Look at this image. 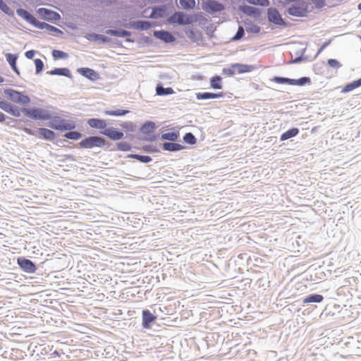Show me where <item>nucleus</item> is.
<instances>
[{
  "label": "nucleus",
  "mask_w": 361,
  "mask_h": 361,
  "mask_svg": "<svg viewBox=\"0 0 361 361\" xmlns=\"http://www.w3.org/2000/svg\"><path fill=\"white\" fill-rule=\"evenodd\" d=\"M22 112L28 118L34 120L47 121L51 117L49 111L43 108H25L22 109Z\"/></svg>",
  "instance_id": "nucleus-1"
},
{
  "label": "nucleus",
  "mask_w": 361,
  "mask_h": 361,
  "mask_svg": "<svg viewBox=\"0 0 361 361\" xmlns=\"http://www.w3.org/2000/svg\"><path fill=\"white\" fill-rule=\"evenodd\" d=\"M17 14L19 16H20L23 18H24L25 20H26L30 23L34 25L35 26H36L37 27H38L39 29L46 28V29H47L48 30H50V31H52V30L59 31L58 28H56V27H54L52 25H49V24H47L46 23L39 22L32 15H31L26 10H24L23 8L18 9L17 10Z\"/></svg>",
  "instance_id": "nucleus-2"
},
{
  "label": "nucleus",
  "mask_w": 361,
  "mask_h": 361,
  "mask_svg": "<svg viewBox=\"0 0 361 361\" xmlns=\"http://www.w3.org/2000/svg\"><path fill=\"white\" fill-rule=\"evenodd\" d=\"M4 95L7 99L20 105H27L30 102L29 96L13 89L5 90Z\"/></svg>",
  "instance_id": "nucleus-3"
},
{
  "label": "nucleus",
  "mask_w": 361,
  "mask_h": 361,
  "mask_svg": "<svg viewBox=\"0 0 361 361\" xmlns=\"http://www.w3.org/2000/svg\"><path fill=\"white\" fill-rule=\"evenodd\" d=\"M79 147L84 149H91L93 147H102L106 145V140L98 136H90L82 140L79 142Z\"/></svg>",
  "instance_id": "nucleus-4"
},
{
  "label": "nucleus",
  "mask_w": 361,
  "mask_h": 361,
  "mask_svg": "<svg viewBox=\"0 0 361 361\" xmlns=\"http://www.w3.org/2000/svg\"><path fill=\"white\" fill-rule=\"evenodd\" d=\"M272 81L279 84H288L290 85L303 86L305 85L311 84V79L309 77H302L299 79H290L288 78H283L276 76L272 79Z\"/></svg>",
  "instance_id": "nucleus-5"
},
{
  "label": "nucleus",
  "mask_w": 361,
  "mask_h": 361,
  "mask_svg": "<svg viewBox=\"0 0 361 361\" xmlns=\"http://www.w3.org/2000/svg\"><path fill=\"white\" fill-rule=\"evenodd\" d=\"M49 126L54 130H66L74 129L75 128V123L73 121H68L61 118L60 117H56L53 121L49 123Z\"/></svg>",
  "instance_id": "nucleus-6"
},
{
  "label": "nucleus",
  "mask_w": 361,
  "mask_h": 361,
  "mask_svg": "<svg viewBox=\"0 0 361 361\" xmlns=\"http://www.w3.org/2000/svg\"><path fill=\"white\" fill-rule=\"evenodd\" d=\"M170 23H176L178 25H188L192 22L191 16L185 15L181 12H176L169 18Z\"/></svg>",
  "instance_id": "nucleus-7"
},
{
  "label": "nucleus",
  "mask_w": 361,
  "mask_h": 361,
  "mask_svg": "<svg viewBox=\"0 0 361 361\" xmlns=\"http://www.w3.org/2000/svg\"><path fill=\"white\" fill-rule=\"evenodd\" d=\"M17 263L20 268L27 273L33 274L37 270L35 264L28 259L24 257L18 258Z\"/></svg>",
  "instance_id": "nucleus-8"
},
{
  "label": "nucleus",
  "mask_w": 361,
  "mask_h": 361,
  "mask_svg": "<svg viewBox=\"0 0 361 361\" xmlns=\"http://www.w3.org/2000/svg\"><path fill=\"white\" fill-rule=\"evenodd\" d=\"M203 9L207 12H219L224 9L223 4L214 0H207L203 4Z\"/></svg>",
  "instance_id": "nucleus-9"
},
{
  "label": "nucleus",
  "mask_w": 361,
  "mask_h": 361,
  "mask_svg": "<svg viewBox=\"0 0 361 361\" xmlns=\"http://www.w3.org/2000/svg\"><path fill=\"white\" fill-rule=\"evenodd\" d=\"M102 133L113 140H118L123 137V132L119 131L114 128H106L102 132Z\"/></svg>",
  "instance_id": "nucleus-10"
},
{
  "label": "nucleus",
  "mask_w": 361,
  "mask_h": 361,
  "mask_svg": "<svg viewBox=\"0 0 361 361\" xmlns=\"http://www.w3.org/2000/svg\"><path fill=\"white\" fill-rule=\"evenodd\" d=\"M268 19L276 25H282L283 23V20L279 11L275 8H269L268 10Z\"/></svg>",
  "instance_id": "nucleus-11"
},
{
  "label": "nucleus",
  "mask_w": 361,
  "mask_h": 361,
  "mask_svg": "<svg viewBox=\"0 0 361 361\" xmlns=\"http://www.w3.org/2000/svg\"><path fill=\"white\" fill-rule=\"evenodd\" d=\"M157 317L152 314L149 310H145L142 311V326L145 329H149L150 324L153 322Z\"/></svg>",
  "instance_id": "nucleus-12"
},
{
  "label": "nucleus",
  "mask_w": 361,
  "mask_h": 361,
  "mask_svg": "<svg viewBox=\"0 0 361 361\" xmlns=\"http://www.w3.org/2000/svg\"><path fill=\"white\" fill-rule=\"evenodd\" d=\"M154 35L157 38L167 43L173 42L176 40V38L171 35V33L164 30L154 31Z\"/></svg>",
  "instance_id": "nucleus-13"
},
{
  "label": "nucleus",
  "mask_w": 361,
  "mask_h": 361,
  "mask_svg": "<svg viewBox=\"0 0 361 361\" xmlns=\"http://www.w3.org/2000/svg\"><path fill=\"white\" fill-rule=\"evenodd\" d=\"M87 124L92 128L105 129L107 126L105 120L99 118H90L87 120Z\"/></svg>",
  "instance_id": "nucleus-14"
},
{
  "label": "nucleus",
  "mask_w": 361,
  "mask_h": 361,
  "mask_svg": "<svg viewBox=\"0 0 361 361\" xmlns=\"http://www.w3.org/2000/svg\"><path fill=\"white\" fill-rule=\"evenodd\" d=\"M233 68L235 69V72L238 74H242L245 73L251 72L255 69L253 66L243 64V63H234Z\"/></svg>",
  "instance_id": "nucleus-15"
},
{
  "label": "nucleus",
  "mask_w": 361,
  "mask_h": 361,
  "mask_svg": "<svg viewBox=\"0 0 361 361\" xmlns=\"http://www.w3.org/2000/svg\"><path fill=\"white\" fill-rule=\"evenodd\" d=\"M78 71L82 75L92 80L98 78V74L94 70L89 68H81Z\"/></svg>",
  "instance_id": "nucleus-16"
},
{
  "label": "nucleus",
  "mask_w": 361,
  "mask_h": 361,
  "mask_svg": "<svg viewBox=\"0 0 361 361\" xmlns=\"http://www.w3.org/2000/svg\"><path fill=\"white\" fill-rule=\"evenodd\" d=\"M223 96H224L223 92H219V93L198 92L196 94V98L197 99H215V98L221 97Z\"/></svg>",
  "instance_id": "nucleus-17"
},
{
  "label": "nucleus",
  "mask_w": 361,
  "mask_h": 361,
  "mask_svg": "<svg viewBox=\"0 0 361 361\" xmlns=\"http://www.w3.org/2000/svg\"><path fill=\"white\" fill-rule=\"evenodd\" d=\"M38 132L39 133L40 137H43L45 140H52L55 137L54 132L49 129L40 128H39Z\"/></svg>",
  "instance_id": "nucleus-18"
},
{
  "label": "nucleus",
  "mask_w": 361,
  "mask_h": 361,
  "mask_svg": "<svg viewBox=\"0 0 361 361\" xmlns=\"http://www.w3.org/2000/svg\"><path fill=\"white\" fill-rule=\"evenodd\" d=\"M184 147L178 143H173V142H164L163 144V149L169 152H176L182 150Z\"/></svg>",
  "instance_id": "nucleus-19"
},
{
  "label": "nucleus",
  "mask_w": 361,
  "mask_h": 361,
  "mask_svg": "<svg viewBox=\"0 0 361 361\" xmlns=\"http://www.w3.org/2000/svg\"><path fill=\"white\" fill-rule=\"evenodd\" d=\"M298 133H299L298 128H293L286 131L285 133H283L280 137V140L284 141L289 138L293 137L296 136L298 134Z\"/></svg>",
  "instance_id": "nucleus-20"
},
{
  "label": "nucleus",
  "mask_w": 361,
  "mask_h": 361,
  "mask_svg": "<svg viewBox=\"0 0 361 361\" xmlns=\"http://www.w3.org/2000/svg\"><path fill=\"white\" fill-rule=\"evenodd\" d=\"M39 13L45 18L49 20L56 19V17H59V15L57 13L49 11L47 8H39Z\"/></svg>",
  "instance_id": "nucleus-21"
},
{
  "label": "nucleus",
  "mask_w": 361,
  "mask_h": 361,
  "mask_svg": "<svg viewBox=\"0 0 361 361\" xmlns=\"http://www.w3.org/2000/svg\"><path fill=\"white\" fill-rule=\"evenodd\" d=\"M179 137V133L178 131L167 132L161 135V138L162 140H167L172 142H175Z\"/></svg>",
  "instance_id": "nucleus-22"
},
{
  "label": "nucleus",
  "mask_w": 361,
  "mask_h": 361,
  "mask_svg": "<svg viewBox=\"0 0 361 361\" xmlns=\"http://www.w3.org/2000/svg\"><path fill=\"white\" fill-rule=\"evenodd\" d=\"M324 298L322 295L319 294H313L306 297L303 300L304 303H310V302H321L323 300Z\"/></svg>",
  "instance_id": "nucleus-23"
},
{
  "label": "nucleus",
  "mask_w": 361,
  "mask_h": 361,
  "mask_svg": "<svg viewBox=\"0 0 361 361\" xmlns=\"http://www.w3.org/2000/svg\"><path fill=\"white\" fill-rule=\"evenodd\" d=\"M221 80H222V78L219 75L212 77L210 79L211 87H212L213 89H218V90L221 89L222 88Z\"/></svg>",
  "instance_id": "nucleus-24"
},
{
  "label": "nucleus",
  "mask_w": 361,
  "mask_h": 361,
  "mask_svg": "<svg viewBox=\"0 0 361 361\" xmlns=\"http://www.w3.org/2000/svg\"><path fill=\"white\" fill-rule=\"evenodd\" d=\"M49 74L70 77V71L67 68H54L49 72Z\"/></svg>",
  "instance_id": "nucleus-25"
},
{
  "label": "nucleus",
  "mask_w": 361,
  "mask_h": 361,
  "mask_svg": "<svg viewBox=\"0 0 361 361\" xmlns=\"http://www.w3.org/2000/svg\"><path fill=\"white\" fill-rule=\"evenodd\" d=\"M157 94L158 95H166L171 94L174 93L173 88L167 87L164 88L161 86H157L156 88Z\"/></svg>",
  "instance_id": "nucleus-26"
},
{
  "label": "nucleus",
  "mask_w": 361,
  "mask_h": 361,
  "mask_svg": "<svg viewBox=\"0 0 361 361\" xmlns=\"http://www.w3.org/2000/svg\"><path fill=\"white\" fill-rule=\"evenodd\" d=\"M107 34L113 36L117 37H128L130 36V32L126 30H109L106 32Z\"/></svg>",
  "instance_id": "nucleus-27"
},
{
  "label": "nucleus",
  "mask_w": 361,
  "mask_h": 361,
  "mask_svg": "<svg viewBox=\"0 0 361 361\" xmlns=\"http://www.w3.org/2000/svg\"><path fill=\"white\" fill-rule=\"evenodd\" d=\"M128 112V110L118 109L116 111H105L104 114L107 116H120L126 115Z\"/></svg>",
  "instance_id": "nucleus-28"
},
{
  "label": "nucleus",
  "mask_w": 361,
  "mask_h": 361,
  "mask_svg": "<svg viewBox=\"0 0 361 361\" xmlns=\"http://www.w3.org/2000/svg\"><path fill=\"white\" fill-rule=\"evenodd\" d=\"M6 59L8 63L11 66L12 68L18 74L19 73L16 66L17 57L11 54H8L6 55Z\"/></svg>",
  "instance_id": "nucleus-29"
},
{
  "label": "nucleus",
  "mask_w": 361,
  "mask_h": 361,
  "mask_svg": "<svg viewBox=\"0 0 361 361\" xmlns=\"http://www.w3.org/2000/svg\"><path fill=\"white\" fill-rule=\"evenodd\" d=\"M128 157L134 158L143 163H148L152 161V158L149 156L139 155V154H130Z\"/></svg>",
  "instance_id": "nucleus-30"
},
{
  "label": "nucleus",
  "mask_w": 361,
  "mask_h": 361,
  "mask_svg": "<svg viewBox=\"0 0 361 361\" xmlns=\"http://www.w3.org/2000/svg\"><path fill=\"white\" fill-rule=\"evenodd\" d=\"M64 136L70 140H78L82 137L80 133L76 131H71L64 135Z\"/></svg>",
  "instance_id": "nucleus-31"
},
{
  "label": "nucleus",
  "mask_w": 361,
  "mask_h": 361,
  "mask_svg": "<svg viewBox=\"0 0 361 361\" xmlns=\"http://www.w3.org/2000/svg\"><path fill=\"white\" fill-rule=\"evenodd\" d=\"M188 37L194 42H198L202 39L201 32L195 30H190Z\"/></svg>",
  "instance_id": "nucleus-32"
},
{
  "label": "nucleus",
  "mask_w": 361,
  "mask_h": 361,
  "mask_svg": "<svg viewBox=\"0 0 361 361\" xmlns=\"http://www.w3.org/2000/svg\"><path fill=\"white\" fill-rule=\"evenodd\" d=\"M7 113L11 114L13 116L19 117L23 112L22 109H20L19 107L11 104Z\"/></svg>",
  "instance_id": "nucleus-33"
},
{
  "label": "nucleus",
  "mask_w": 361,
  "mask_h": 361,
  "mask_svg": "<svg viewBox=\"0 0 361 361\" xmlns=\"http://www.w3.org/2000/svg\"><path fill=\"white\" fill-rule=\"evenodd\" d=\"M166 9L164 8H156L153 10L151 17L159 18L163 17L165 14Z\"/></svg>",
  "instance_id": "nucleus-34"
},
{
  "label": "nucleus",
  "mask_w": 361,
  "mask_h": 361,
  "mask_svg": "<svg viewBox=\"0 0 361 361\" xmlns=\"http://www.w3.org/2000/svg\"><path fill=\"white\" fill-rule=\"evenodd\" d=\"M52 56L54 59H66L68 57V54L60 51V50H53L52 51Z\"/></svg>",
  "instance_id": "nucleus-35"
},
{
  "label": "nucleus",
  "mask_w": 361,
  "mask_h": 361,
  "mask_svg": "<svg viewBox=\"0 0 361 361\" xmlns=\"http://www.w3.org/2000/svg\"><path fill=\"white\" fill-rule=\"evenodd\" d=\"M183 140L188 144L194 145L196 142L195 137L191 133H187L183 136Z\"/></svg>",
  "instance_id": "nucleus-36"
},
{
  "label": "nucleus",
  "mask_w": 361,
  "mask_h": 361,
  "mask_svg": "<svg viewBox=\"0 0 361 361\" xmlns=\"http://www.w3.org/2000/svg\"><path fill=\"white\" fill-rule=\"evenodd\" d=\"M180 4L184 8H192L195 6V0H180Z\"/></svg>",
  "instance_id": "nucleus-37"
},
{
  "label": "nucleus",
  "mask_w": 361,
  "mask_h": 361,
  "mask_svg": "<svg viewBox=\"0 0 361 361\" xmlns=\"http://www.w3.org/2000/svg\"><path fill=\"white\" fill-rule=\"evenodd\" d=\"M117 149L120 151H129L131 149L130 145L126 142H121L117 144Z\"/></svg>",
  "instance_id": "nucleus-38"
},
{
  "label": "nucleus",
  "mask_w": 361,
  "mask_h": 361,
  "mask_svg": "<svg viewBox=\"0 0 361 361\" xmlns=\"http://www.w3.org/2000/svg\"><path fill=\"white\" fill-rule=\"evenodd\" d=\"M328 65L334 68H338L341 67V63L336 59H330L327 61Z\"/></svg>",
  "instance_id": "nucleus-39"
},
{
  "label": "nucleus",
  "mask_w": 361,
  "mask_h": 361,
  "mask_svg": "<svg viewBox=\"0 0 361 361\" xmlns=\"http://www.w3.org/2000/svg\"><path fill=\"white\" fill-rule=\"evenodd\" d=\"M248 2L252 4L260 5L262 6H267L269 4L268 0H248Z\"/></svg>",
  "instance_id": "nucleus-40"
},
{
  "label": "nucleus",
  "mask_w": 361,
  "mask_h": 361,
  "mask_svg": "<svg viewBox=\"0 0 361 361\" xmlns=\"http://www.w3.org/2000/svg\"><path fill=\"white\" fill-rule=\"evenodd\" d=\"M0 9L6 14H11L12 13L11 8L3 0H0Z\"/></svg>",
  "instance_id": "nucleus-41"
},
{
  "label": "nucleus",
  "mask_w": 361,
  "mask_h": 361,
  "mask_svg": "<svg viewBox=\"0 0 361 361\" xmlns=\"http://www.w3.org/2000/svg\"><path fill=\"white\" fill-rule=\"evenodd\" d=\"M154 123L149 122L142 126V130L143 132H150L152 131L154 129Z\"/></svg>",
  "instance_id": "nucleus-42"
},
{
  "label": "nucleus",
  "mask_w": 361,
  "mask_h": 361,
  "mask_svg": "<svg viewBox=\"0 0 361 361\" xmlns=\"http://www.w3.org/2000/svg\"><path fill=\"white\" fill-rule=\"evenodd\" d=\"M35 64L36 67V73H39L44 67V63L42 61L39 59H37L35 60Z\"/></svg>",
  "instance_id": "nucleus-43"
},
{
  "label": "nucleus",
  "mask_w": 361,
  "mask_h": 361,
  "mask_svg": "<svg viewBox=\"0 0 361 361\" xmlns=\"http://www.w3.org/2000/svg\"><path fill=\"white\" fill-rule=\"evenodd\" d=\"M244 35V29L242 26H240L235 36L232 38L233 40H238L241 39Z\"/></svg>",
  "instance_id": "nucleus-44"
},
{
  "label": "nucleus",
  "mask_w": 361,
  "mask_h": 361,
  "mask_svg": "<svg viewBox=\"0 0 361 361\" xmlns=\"http://www.w3.org/2000/svg\"><path fill=\"white\" fill-rule=\"evenodd\" d=\"M361 85V82H360V80L354 81L353 82L348 84L346 85L345 89L347 91L352 90L357 87Z\"/></svg>",
  "instance_id": "nucleus-45"
},
{
  "label": "nucleus",
  "mask_w": 361,
  "mask_h": 361,
  "mask_svg": "<svg viewBox=\"0 0 361 361\" xmlns=\"http://www.w3.org/2000/svg\"><path fill=\"white\" fill-rule=\"evenodd\" d=\"M11 104L6 101H0V108L7 112L11 107Z\"/></svg>",
  "instance_id": "nucleus-46"
},
{
  "label": "nucleus",
  "mask_w": 361,
  "mask_h": 361,
  "mask_svg": "<svg viewBox=\"0 0 361 361\" xmlns=\"http://www.w3.org/2000/svg\"><path fill=\"white\" fill-rule=\"evenodd\" d=\"M140 25L139 27L142 30H147L151 27V24L149 22L147 21H141L137 23Z\"/></svg>",
  "instance_id": "nucleus-47"
},
{
  "label": "nucleus",
  "mask_w": 361,
  "mask_h": 361,
  "mask_svg": "<svg viewBox=\"0 0 361 361\" xmlns=\"http://www.w3.org/2000/svg\"><path fill=\"white\" fill-rule=\"evenodd\" d=\"M224 73H227L228 75H233L236 73L235 72V69L233 68V64L231 65V68H228V70L226 69H224Z\"/></svg>",
  "instance_id": "nucleus-48"
},
{
  "label": "nucleus",
  "mask_w": 361,
  "mask_h": 361,
  "mask_svg": "<svg viewBox=\"0 0 361 361\" xmlns=\"http://www.w3.org/2000/svg\"><path fill=\"white\" fill-rule=\"evenodd\" d=\"M331 43V39H329L328 41L325 42L319 48L318 50L317 54H320L329 44Z\"/></svg>",
  "instance_id": "nucleus-49"
},
{
  "label": "nucleus",
  "mask_w": 361,
  "mask_h": 361,
  "mask_svg": "<svg viewBox=\"0 0 361 361\" xmlns=\"http://www.w3.org/2000/svg\"><path fill=\"white\" fill-rule=\"evenodd\" d=\"M23 130L28 135H35V133L34 130L28 128H23Z\"/></svg>",
  "instance_id": "nucleus-50"
},
{
  "label": "nucleus",
  "mask_w": 361,
  "mask_h": 361,
  "mask_svg": "<svg viewBox=\"0 0 361 361\" xmlns=\"http://www.w3.org/2000/svg\"><path fill=\"white\" fill-rule=\"evenodd\" d=\"M35 54V51H32V50L27 51L25 52V56L27 59H32L34 56Z\"/></svg>",
  "instance_id": "nucleus-51"
},
{
  "label": "nucleus",
  "mask_w": 361,
  "mask_h": 361,
  "mask_svg": "<svg viewBox=\"0 0 361 361\" xmlns=\"http://www.w3.org/2000/svg\"><path fill=\"white\" fill-rule=\"evenodd\" d=\"M6 119V116L0 111V122L4 121Z\"/></svg>",
  "instance_id": "nucleus-52"
},
{
  "label": "nucleus",
  "mask_w": 361,
  "mask_h": 361,
  "mask_svg": "<svg viewBox=\"0 0 361 361\" xmlns=\"http://www.w3.org/2000/svg\"><path fill=\"white\" fill-rule=\"evenodd\" d=\"M293 9H294L293 8H290V9H289V13L292 15L295 14V13L293 12Z\"/></svg>",
  "instance_id": "nucleus-53"
},
{
  "label": "nucleus",
  "mask_w": 361,
  "mask_h": 361,
  "mask_svg": "<svg viewBox=\"0 0 361 361\" xmlns=\"http://www.w3.org/2000/svg\"><path fill=\"white\" fill-rule=\"evenodd\" d=\"M4 78L0 75V83L4 82Z\"/></svg>",
  "instance_id": "nucleus-54"
},
{
  "label": "nucleus",
  "mask_w": 361,
  "mask_h": 361,
  "mask_svg": "<svg viewBox=\"0 0 361 361\" xmlns=\"http://www.w3.org/2000/svg\"><path fill=\"white\" fill-rule=\"evenodd\" d=\"M357 8L359 10H361V2L358 4Z\"/></svg>",
  "instance_id": "nucleus-55"
},
{
  "label": "nucleus",
  "mask_w": 361,
  "mask_h": 361,
  "mask_svg": "<svg viewBox=\"0 0 361 361\" xmlns=\"http://www.w3.org/2000/svg\"><path fill=\"white\" fill-rule=\"evenodd\" d=\"M256 32H259V27H256Z\"/></svg>",
  "instance_id": "nucleus-56"
},
{
  "label": "nucleus",
  "mask_w": 361,
  "mask_h": 361,
  "mask_svg": "<svg viewBox=\"0 0 361 361\" xmlns=\"http://www.w3.org/2000/svg\"><path fill=\"white\" fill-rule=\"evenodd\" d=\"M359 27H361V20H360V22L359 23Z\"/></svg>",
  "instance_id": "nucleus-57"
},
{
  "label": "nucleus",
  "mask_w": 361,
  "mask_h": 361,
  "mask_svg": "<svg viewBox=\"0 0 361 361\" xmlns=\"http://www.w3.org/2000/svg\"><path fill=\"white\" fill-rule=\"evenodd\" d=\"M359 80H360V82H361V78Z\"/></svg>",
  "instance_id": "nucleus-58"
}]
</instances>
